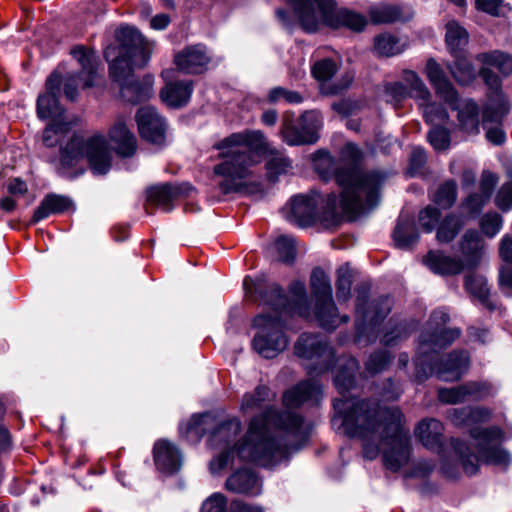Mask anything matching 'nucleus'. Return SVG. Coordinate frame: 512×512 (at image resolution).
<instances>
[{"label":"nucleus","mask_w":512,"mask_h":512,"mask_svg":"<svg viewBox=\"0 0 512 512\" xmlns=\"http://www.w3.org/2000/svg\"><path fill=\"white\" fill-rule=\"evenodd\" d=\"M273 398L269 387L258 385L252 393L244 394L241 404L243 412L265 410L251 419L238 455L266 468L274 467L299 451L308 442L312 429L302 415L266 406Z\"/></svg>","instance_id":"obj_1"},{"label":"nucleus","mask_w":512,"mask_h":512,"mask_svg":"<svg viewBox=\"0 0 512 512\" xmlns=\"http://www.w3.org/2000/svg\"><path fill=\"white\" fill-rule=\"evenodd\" d=\"M336 416L332 419L349 438L362 441L363 457L374 460L379 456L380 443L387 448L382 458L384 466L397 472L410 458L409 434L402 427L403 414L397 407L382 408L376 399H336L333 403Z\"/></svg>","instance_id":"obj_2"},{"label":"nucleus","mask_w":512,"mask_h":512,"mask_svg":"<svg viewBox=\"0 0 512 512\" xmlns=\"http://www.w3.org/2000/svg\"><path fill=\"white\" fill-rule=\"evenodd\" d=\"M243 287L247 295L257 294L260 303L272 310V313H262L254 318L253 326L258 331L252 340V347L259 355L272 359L288 345L283 331L286 324L284 316L294 313L302 315L303 310H306V287L301 282L292 283L291 299L278 284H266L262 279L245 277Z\"/></svg>","instance_id":"obj_3"},{"label":"nucleus","mask_w":512,"mask_h":512,"mask_svg":"<svg viewBox=\"0 0 512 512\" xmlns=\"http://www.w3.org/2000/svg\"><path fill=\"white\" fill-rule=\"evenodd\" d=\"M344 153L351 161L337 164L330 153L319 150L315 153L313 165L324 181L335 179L341 188L339 206L342 212L355 218L378 205L385 175L379 171H364L360 167L362 152L355 144L348 143Z\"/></svg>","instance_id":"obj_4"},{"label":"nucleus","mask_w":512,"mask_h":512,"mask_svg":"<svg viewBox=\"0 0 512 512\" xmlns=\"http://www.w3.org/2000/svg\"><path fill=\"white\" fill-rule=\"evenodd\" d=\"M118 47H108L105 59L110 62L109 74L121 86V93L128 101L136 104L153 95V76L146 75L142 81L132 80L135 68L146 66L151 58L152 43L141 33L129 26L116 31Z\"/></svg>","instance_id":"obj_5"},{"label":"nucleus","mask_w":512,"mask_h":512,"mask_svg":"<svg viewBox=\"0 0 512 512\" xmlns=\"http://www.w3.org/2000/svg\"><path fill=\"white\" fill-rule=\"evenodd\" d=\"M265 138L261 131H244L233 133L215 145L221 150L223 160L214 166L215 176L222 194H247L251 188H258L259 183L250 179L251 167L256 163L255 152L265 148Z\"/></svg>","instance_id":"obj_6"},{"label":"nucleus","mask_w":512,"mask_h":512,"mask_svg":"<svg viewBox=\"0 0 512 512\" xmlns=\"http://www.w3.org/2000/svg\"><path fill=\"white\" fill-rule=\"evenodd\" d=\"M460 334V329H450L436 333L426 332L419 337L418 351L414 359L418 382H424L432 375L441 381L454 382L464 375L469 366L467 352L452 351L439 357L440 350L451 345Z\"/></svg>","instance_id":"obj_7"},{"label":"nucleus","mask_w":512,"mask_h":512,"mask_svg":"<svg viewBox=\"0 0 512 512\" xmlns=\"http://www.w3.org/2000/svg\"><path fill=\"white\" fill-rule=\"evenodd\" d=\"M284 1L291 7L301 29L309 34L316 33L321 27L362 32L368 23L363 14L346 7H338L336 0Z\"/></svg>","instance_id":"obj_8"},{"label":"nucleus","mask_w":512,"mask_h":512,"mask_svg":"<svg viewBox=\"0 0 512 512\" xmlns=\"http://www.w3.org/2000/svg\"><path fill=\"white\" fill-rule=\"evenodd\" d=\"M469 434L475 440L478 457L471 452L465 441L458 438H452L450 441L451 447L459 457L466 474L475 475L478 472V458L490 465L504 467L510 465L512 458L510 453L501 446L505 434L499 426L473 427Z\"/></svg>","instance_id":"obj_9"},{"label":"nucleus","mask_w":512,"mask_h":512,"mask_svg":"<svg viewBox=\"0 0 512 512\" xmlns=\"http://www.w3.org/2000/svg\"><path fill=\"white\" fill-rule=\"evenodd\" d=\"M287 219L300 226L307 227L320 221L325 227H335L341 221L338 212V196L329 193L323 198L319 193L298 194L290 200V214Z\"/></svg>","instance_id":"obj_10"},{"label":"nucleus","mask_w":512,"mask_h":512,"mask_svg":"<svg viewBox=\"0 0 512 512\" xmlns=\"http://www.w3.org/2000/svg\"><path fill=\"white\" fill-rule=\"evenodd\" d=\"M87 158L90 169L96 175H104L111 168V153L102 135H94L87 140L74 134L69 141L60 147V166L70 169Z\"/></svg>","instance_id":"obj_11"},{"label":"nucleus","mask_w":512,"mask_h":512,"mask_svg":"<svg viewBox=\"0 0 512 512\" xmlns=\"http://www.w3.org/2000/svg\"><path fill=\"white\" fill-rule=\"evenodd\" d=\"M393 307L390 296H380L368 302V288L357 290L355 342L359 345H368L378 338V326L388 316Z\"/></svg>","instance_id":"obj_12"},{"label":"nucleus","mask_w":512,"mask_h":512,"mask_svg":"<svg viewBox=\"0 0 512 512\" xmlns=\"http://www.w3.org/2000/svg\"><path fill=\"white\" fill-rule=\"evenodd\" d=\"M311 295L314 300V314L319 325L326 330L336 329L340 323H347L349 317L339 316L333 301L332 286L328 275L319 267L310 276Z\"/></svg>","instance_id":"obj_13"},{"label":"nucleus","mask_w":512,"mask_h":512,"mask_svg":"<svg viewBox=\"0 0 512 512\" xmlns=\"http://www.w3.org/2000/svg\"><path fill=\"white\" fill-rule=\"evenodd\" d=\"M297 357L310 361L306 367L309 375H320L331 369L335 353L327 340L319 334L302 333L294 346Z\"/></svg>","instance_id":"obj_14"},{"label":"nucleus","mask_w":512,"mask_h":512,"mask_svg":"<svg viewBox=\"0 0 512 512\" xmlns=\"http://www.w3.org/2000/svg\"><path fill=\"white\" fill-rule=\"evenodd\" d=\"M322 126L321 113L317 110H308L297 119H294L293 116L285 117L281 135L284 142L290 146L312 145L319 140V131Z\"/></svg>","instance_id":"obj_15"},{"label":"nucleus","mask_w":512,"mask_h":512,"mask_svg":"<svg viewBox=\"0 0 512 512\" xmlns=\"http://www.w3.org/2000/svg\"><path fill=\"white\" fill-rule=\"evenodd\" d=\"M479 75L489 87L487 102L482 112L483 126L486 128L487 123H501L510 110V103L501 90V79L491 70L490 66L483 65Z\"/></svg>","instance_id":"obj_16"},{"label":"nucleus","mask_w":512,"mask_h":512,"mask_svg":"<svg viewBox=\"0 0 512 512\" xmlns=\"http://www.w3.org/2000/svg\"><path fill=\"white\" fill-rule=\"evenodd\" d=\"M403 79L410 84L412 98L423 108V117L427 123L436 126L448 121L449 114L446 108L432 101L431 92L417 73L411 70L404 71Z\"/></svg>","instance_id":"obj_17"},{"label":"nucleus","mask_w":512,"mask_h":512,"mask_svg":"<svg viewBox=\"0 0 512 512\" xmlns=\"http://www.w3.org/2000/svg\"><path fill=\"white\" fill-rule=\"evenodd\" d=\"M71 54L81 66L79 73H71L64 80V94L70 101H75L78 95L77 87L83 82L84 87H91L97 75V59L94 53L88 52L83 46H76Z\"/></svg>","instance_id":"obj_18"},{"label":"nucleus","mask_w":512,"mask_h":512,"mask_svg":"<svg viewBox=\"0 0 512 512\" xmlns=\"http://www.w3.org/2000/svg\"><path fill=\"white\" fill-rule=\"evenodd\" d=\"M135 119L143 140L152 145H165L167 122L154 107L143 106L139 108Z\"/></svg>","instance_id":"obj_19"},{"label":"nucleus","mask_w":512,"mask_h":512,"mask_svg":"<svg viewBox=\"0 0 512 512\" xmlns=\"http://www.w3.org/2000/svg\"><path fill=\"white\" fill-rule=\"evenodd\" d=\"M61 83L62 77L57 71L51 73L47 78L45 83L46 92L37 99V115L40 119L51 118L53 121H58L63 116L64 109L59 103Z\"/></svg>","instance_id":"obj_20"},{"label":"nucleus","mask_w":512,"mask_h":512,"mask_svg":"<svg viewBox=\"0 0 512 512\" xmlns=\"http://www.w3.org/2000/svg\"><path fill=\"white\" fill-rule=\"evenodd\" d=\"M177 69L185 74H200L210 62L207 49L202 44L188 46L175 56Z\"/></svg>","instance_id":"obj_21"},{"label":"nucleus","mask_w":512,"mask_h":512,"mask_svg":"<svg viewBox=\"0 0 512 512\" xmlns=\"http://www.w3.org/2000/svg\"><path fill=\"white\" fill-rule=\"evenodd\" d=\"M322 387L315 379L303 380L287 389L282 397L283 405L287 408H298L306 402H318Z\"/></svg>","instance_id":"obj_22"},{"label":"nucleus","mask_w":512,"mask_h":512,"mask_svg":"<svg viewBox=\"0 0 512 512\" xmlns=\"http://www.w3.org/2000/svg\"><path fill=\"white\" fill-rule=\"evenodd\" d=\"M156 467L168 474L178 472L182 465V455L179 449L167 440H159L153 448Z\"/></svg>","instance_id":"obj_23"},{"label":"nucleus","mask_w":512,"mask_h":512,"mask_svg":"<svg viewBox=\"0 0 512 512\" xmlns=\"http://www.w3.org/2000/svg\"><path fill=\"white\" fill-rule=\"evenodd\" d=\"M426 75L437 95L447 104L453 105L458 99V93L452 83L447 79L440 65L429 59L426 64Z\"/></svg>","instance_id":"obj_24"},{"label":"nucleus","mask_w":512,"mask_h":512,"mask_svg":"<svg viewBox=\"0 0 512 512\" xmlns=\"http://www.w3.org/2000/svg\"><path fill=\"white\" fill-rule=\"evenodd\" d=\"M463 263L467 269L476 268L483 254L484 241L475 229L467 230L459 243Z\"/></svg>","instance_id":"obj_25"},{"label":"nucleus","mask_w":512,"mask_h":512,"mask_svg":"<svg viewBox=\"0 0 512 512\" xmlns=\"http://www.w3.org/2000/svg\"><path fill=\"white\" fill-rule=\"evenodd\" d=\"M417 326L418 322L414 319L392 317L385 325L380 341L384 346H395L408 339Z\"/></svg>","instance_id":"obj_26"},{"label":"nucleus","mask_w":512,"mask_h":512,"mask_svg":"<svg viewBox=\"0 0 512 512\" xmlns=\"http://www.w3.org/2000/svg\"><path fill=\"white\" fill-rule=\"evenodd\" d=\"M429 269L442 276L460 274L466 267L459 258L444 254L441 251H430L424 258Z\"/></svg>","instance_id":"obj_27"},{"label":"nucleus","mask_w":512,"mask_h":512,"mask_svg":"<svg viewBox=\"0 0 512 512\" xmlns=\"http://www.w3.org/2000/svg\"><path fill=\"white\" fill-rule=\"evenodd\" d=\"M193 92V82L174 81L167 83L161 90L162 101L170 108H181L188 104Z\"/></svg>","instance_id":"obj_28"},{"label":"nucleus","mask_w":512,"mask_h":512,"mask_svg":"<svg viewBox=\"0 0 512 512\" xmlns=\"http://www.w3.org/2000/svg\"><path fill=\"white\" fill-rule=\"evenodd\" d=\"M109 138L115 145L116 153L121 157H131L137 149L135 135L122 120H117L109 131Z\"/></svg>","instance_id":"obj_29"},{"label":"nucleus","mask_w":512,"mask_h":512,"mask_svg":"<svg viewBox=\"0 0 512 512\" xmlns=\"http://www.w3.org/2000/svg\"><path fill=\"white\" fill-rule=\"evenodd\" d=\"M72 205V200L67 196L54 193L48 194L42 199L39 206L35 209L30 223L36 224L49 217L51 214L64 213L68 211Z\"/></svg>","instance_id":"obj_30"},{"label":"nucleus","mask_w":512,"mask_h":512,"mask_svg":"<svg viewBox=\"0 0 512 512\" xmlns=\"http://www.w3.org/2000/svg\"><path fill=\"white\" fill-rule=\"evenodd\" d=\"M444 427L435 419H424L415 428V436L428 449L440 450Z\"/></svg>","instance_id":"obj_31"},{"label":"nucleus","mask_w":512,"mask_h":512,"mask_svg":"<svg viewBox=\"0 0 512 512\" xmlns=\"http://www.w3.org/2000/svg\"><path fill=\"white\" fill-rule=\"evenodd\" d=\"M241 431V422L236 419H229L218 424L210 433L208 444L213 448L229 449Z\"/></svg>","instance_id":"obj_32"},{"label":"nucleus","mask_w":512,"mask_h":512,"mask_svg":"<svg viewBox=\"0 0 512 512\" xmlns=\"http://www.w3.org/2000/svg\"><path fill=\"white\" fill-rule=\"evenodd\" d=\"M225 487L238 494L258 495L260 493L259 480L249 469H240L234 472L226 480Z\"/></svg>","instance_id":"obj_33"},{"label":"nucleus","mask_w":512,"mask_h":512,"mask_svg":"<svg viewBox=\"0 0 512 512\" xmlns=\"http://www.w3.org/2000/svg\"><path fill=\"white\" fill-rule=\"evenodd\" d=\"M452 109L457 110L459 128L467 134L479 133V108L473 100H465L458 103V100L450 105Z\"/></svg>","instance_id":"obj_34"},{"label":"nucleus","mask_w":512,"mask_h":512,"mask_svg":"<svg viewBox=\"0 0 512 512\" xmlns=\"http://www.w3.org/2000/svg\"><path fill=\"white\" fill-rule=\"evenodd\" d=\"M339 367L334 377V384L341 394L351 390L356 383V374L359 371V362L352 356L341 357Z\"/></svg>","instance_id":"obj_35"},{"label":"nucleus","mask_w":512,"mask_h":512,"mask_svg":"<svg viewBox=\"0 0 512 512\" xmlns=\"http://www.w3.org/2000/svg\"><path fill=\"white\" fill-rule=\"evenodd\" d=\"M499 255L504 262L499 272V284L504 293L512 290V236L504 235L499 244Z\"/></svg>","instance_id":"obj_36"},{"label":"nucleus","mask_w":512,"mask_h":512,"mask_svg":"<svg viewBox=\"0 0 512 512\" xmlns=\"http://www.w3.org/2000/svg\"><path fill=\"white\" fill-rule=\"evenodd\" d=\"M395 246L402 250L411 249L419 240V234L414 221L400 216L393 231Z\"/></svg>","instance_id":"obj_37"},{"label":"nucleus","mask_w":512,"mask_h":512,"mask_svg":"<svg viewBox=\"0 0 512 512\" xmlns=\"http://www.w3.org/2000/svg\"><path fill=\"white\" fill-rule=\"evenodd\" d=\"M369 17L374 24H391L408 21L412 14L397 5L379 4L369 9Z\"/></svg>","instance_id":"obj_38"},{"label":"nucleus","mask_w":512,"mask_h":512,"mask_svg":"<svg viewBox=\"0 0 512 512\" xmlns=\"http://www.w3.org/2000/svg\"><path fill=\"white\" fill-rule=\"evenodd\" d=\"M180 192V187L165 183L149 188L147 190V200L165 212H170L173 209L172 201Z\"/></svg>","instance_id":"obj_39"},{"label":"nucleus","mask_w":512,"mask_h":512,"mask_svg":"<svg viewBox=\"0 0 512 512\" xmlns=\"http://www.w3.org/2000/svg\"><path fill=\"white\" fill-rule=\"evenodd\" d=\"M464 285L468 293L477 298L483 306L489 310L495 309V305L489 298L490 289L484 276L476 274L467 275Z\"/></svg>","instance_id":"obj_40"},{"label":"nucleus","mask_w":512,"mask_h":512,"mask_svg":"<svg viewBox=\"0 0 512 512\" xmlns=\"http://www.w3.org/2000/svg\"><path fill=\"white\" fill-rule=\"evenodd\" d=\"M476 60L485 66L496 68L504 77L512 74V56L501 51L479 53Z\"/></svg>","instance_id":"obj_41"},{"label":"nucleus","mask_w":512,"mask_h":512,"mask_svg":"<svg viewBox=\"0 0 512 512\" xmlns=\"http://www.w3.org/2000/svg\"><path fill=\"white\" fill-rule=\"evenodd\" d=\"M468 32L456 21L446 24L445 42L453 55L461 54L462 47L468 43Z\"/></svg>","instance_id":"obj_42"},{"label":"nucleus","mask_w":512,"mask_h":512,"mask_svg":"<svg viewBox=\"0 0 512 512\" xmlns=\"http://www.w3.org/2000/svg\"><path fill=\"white\" fill-rule=\"evenodd\" d=\"M455 61L449 65V70L454 79L461 85L471 83L475 77L476 72L473 64L466 57L461 54L454 55Z\"/></svg>","instance_id":"obj_43"},{"label":"nucleus","mask_w":512,"mask_h":512,"mask_svg":"<svg viewBox=\"0 0 512 512\" xmlns=\"http://www.w3.org/2000/svg\"><path fill=\"white\" fill-rule=\"evenodd\" d=\"M464 225L460 216L448 214L439 222L436 238L440 243H449L454 240Z\"/></svg>","instance_id":"obj_44"},{"label":"nucleus","mask_w":512,"mask_h":512,"mask_svg":"<svg viewBox=\"0 0 512 512\" xmlns=\"http://www.w3.org/2000/svg\"><path fill=\"white\" fill-rule=\"evenodd\" d=\"M211 418L209 413L193 415L187 424L185 437L190 442H199L207 433Z\"/></svg>","instance_id":"obj_45"},{"label":"nucleus","mask_w":512,"mask_h":512,"mask_svg":"<svg viewBox=\"0 0 512 512\" xmlns=\"http://www.w3.org/2000/svg\"><path fill=\"white\" fill-rule=\"evenodd\" d=\"M374 50L380 56L392 57L400 54L404 48L397 37L381 34L374 39Z\"/></svg>","instance_id":"obj_46"},{"label":"nucleus","mask_w":512,"mask_h":512,"mask_svg":"<svg viewBox=\"0 0 512 512\" xmlns=\"http://www.w3.org/2000/svg\"><path fill=\"white\" fill-rule=\"evenodd\" d=\"M457 199V184L454 180H448L438 187L433 201L442 209H448L453 206Z\"/></svg>","instance_id":"obj_47"},{"label":"nucleus","mask_w":512,"mask_h":512,"mask_svg":"<svg viewBox=\"0 0 512 512\" xmlns=\"http://www.w3.org/2000/svg\"><path fill=\"white\" fill-rule=\"evenodd\" d=\"M70 131V124L62 121H53L43 131V144L50 148L56 146Z\"/></svg>","instance_id":"obj_48"},{"label":"nucleus","mask_w":512,"mask_h":512,"mask_svg":"<svg viewBox=\"0 0 512 512\" xmlns=\"http://www.w3.org/2000/svg\"><path fill=\"white\" fill-rule=\"evenodd\" d=\"M353 274L348 266H342L337 270L336 296L339 302H346L351 296Z\"/></svg>","instance_id":"obj_49"},{"label":"nucleus","mask_w":512,"mask_h":512,"mask_svg":"<svg viewBox=\"0 0 512 512\" xmlns=\"http://www.w3.org/2000/svg\"><path fill=\"white\" fill-rule=\"evenodd\" d=\"M391 360L392 356L388 351L377 350L365 362V369L371 375L381 373L389 366Z\"/></svg>","instance_id":"obj_50"},{"label":"nucleus","mask_w":512,"mask_h":512,"mask_svg":"<svg viewBox=\"0 0 512 512\" xmlns=\"http://www.w3.org/2000/svg\"><path fill=\"white\" fill-rule=\"evenodd\" d=\"M406 83L408 87H406L402 82L387 83L384 88L387 102L399 104L408 97L412 98V88L408 82Z\"/></svg>","instance_id":"obj_51"},{"label":"nucleus","mask_w":512,"mask_h":512,"mask_svg":"<svg viewBox=\"0 0 512 512\" xmlns=\"http://www.w3.org/2000/svg\"><path fill=\"white\" fill-rule=\"evenodd\" d=\"M427 140L436 151L447 150L451 142L450 132L441 125L432 126L427 134Z\"/></svg>","instance_id":"obj_52"},{"label":"nucleus","mask_w":512,"mask_h":512,"mask_svg":"<svg viewBox=\"0 0 512 512\" xmlns=\"http://www.w3.org/2000/svg\"><path fill=\"white\" fill-rule=\"evenodd\" d=\"M290 168L291 160L282 154L273 155L266 163L269 179L274 182L280 175L287 173Z\"/></svg>","instance_id":"obj_53"},{"label":"nucleus","mask_w":512,"mask_h":512,"mask_svg":"<svg viewBox=\"0 0 512 512\" xmlns=\"http://www.w3.org/2000/svg\"><path fill=\"white\" fill-rule=\"evenodd\" d=\"M503 218L497 212H488L480 219V228L482 233L488 238L495 237L501 230Z\"/></svg>","instance_id":"obj_54"},{"label":"nucleus","mask_w":512,"mask_h":512,"mask_svg":"<svg viewBox=\"0 0 512 512\" xmlns=\"http://www.w3.org/2000/svg\"><path fill=\"white\" fill-rule=\"evenodd\" d=\"M275 247L279 255V260L290 264L294 261L296 255L295 240L290 236H280L275 241Z\"/></svg>","instance_id":"obj_55"},{"label":"nucleus","mask_w":512,"mask_h":512,"mask_svg":"<svg viewBox=\"0 0 512 512\" xmlns=\"http://www.w3.org/2000/svg\"><path fill=\"white\" fill-rule=\"evenodd\" d=\"M441 212L438 208L428 205L419 212L418 221L422 230L431 233L439 224Z\"/></svg>","instance_id":"obj_56"},{"label":"nucleus","mask_w":512,"mask_h":512,"mask_svg":"<svg viewBox=\"0 0 512 512\" xmlns=\"http://www.w3.org/2000/svg\"><path fill=\"white\" fill-rule=\"evenodd\" d=\"M337 72V65L334 60L325 58L314 63L311 73L318 81H328Z\"/></svg>","instance_id":"obj_57"},{"label":"nucleus","mask_w":512,"mask_h":512,"mask_svg":"<svg viewBox=\"0 0 512 512\" xmlns=\"http://www.w3.org/2000/svg\"><path fill=\"white\" fill-rule=\"evenodd\" d=\"M268 100L271 103H277L281 100H284L289 104H300L303 102L304 98L297 91L289 90L287 88L278 86L272 88L269 91Z\"/></svg>","instance_id":"obj_58"},{"label":"nucleus","mask_w":512,"mask_h":512,"mask_svg":"<svg viewBox=\"0 0 512 512\" xmlns=\"http://www.w3.org/2000/svg\"><path fill=\"white\" fill-rule=\"evenodd\" d=\"M450 320L449 313L445 309H436L432 312L429 322L425 329L421 332L420 336L423 333H436L444 330H450L451 328H443Z\"/></svg>","instance_id":"obj_59"},{"label":"nucleus","mask_w":512,"mask_h":512,"mask_svg":"<svg viewBox=\"0 0 512 512\" xmlns=\"http://www.w3.org/2000/svg\"><path fill=\"white\" fill-rule=\"evenodd\" d=\"M466 399L482 400L491 394V385L484 381H469L463 383Z\"/></svg>","instance_id":"obj_60"},{"label":"nucleus","mask_w":512,"mask_h":512,"mask_svg":"<svg viewBox=\"0 0 512 512\" xmlns=\"http://www.w3.org/2000/svg\"><path fill=\"white\" fill-rule=\"evenodd\" d=\"M438 399L444 404H458L466 400L463 384L451 388H439Z\"/></svg>","instance_id":"obj_61"},{"label":"nucleus","mask_w":512,"mask_h":512,"mask_svg":"<svg viewBox=\"0 0 512 512\" xmlns=\"http://www.w3.org/2000/svg\"><path fill=\"white\" fill-rule=\"evenodd\" d=\"M427 162L426 151L422 147H414L410 159L408 173L410 176H416L422 173L423 168Z\"/></svg>","instance_id":"obj_62"},{"label":"nucleus","mask_w":512,"mask_h":512,"mask_svg":"<svg viewBox=\"0 0 512 512\" xmlns=\"http://www.w3.org/2000/svg\"><path fill=\"white\" fill-rule=\"evenodd\" d=\"M201 512H227V498L222 493H213L201 506Z\"/></svg>","instance_id":"obj_63"},{"label":"nucleus","mask_w":512,"mask_h":512,"mask_svg":"<svg viewBox=\"0 0 512 512\" xmlns=\"http://www.w3.org/2000/svg\"><path fill=\"white\" fill-rule=\"evenodd\" d=\"M495 202L497 207L503 212L512 208V182L504 183L497 192Z\"/></svg>","instance_id":"obj_64"}]
</instances>
